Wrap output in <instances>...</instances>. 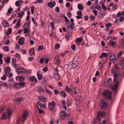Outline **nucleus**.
<instances>
[{"mask_svg":"<svg viewBox=\"0 0 124 124\" xmlns=\"http://www.w3.org/2000/svg\"><path fill=\"white\" fill-rule=\"evenodd\" d=\"M54 22H51L50 23V25L52 27V29L53 30L54 29Z\"/></svg>","mask_w":124,"mask_h":124,"instance_id":"58836bf2","label":"nucleus"},{"mask_svg":"<svg viewBox=\"0 0 124 124\" xmlns=\"http://www.w3.org/2000/svg\"><path fill=\"white\" fill-rule=\"evenodd\" d=\"M23 79V77L22 76H20L19 78V80L20 81H22Z\"/></svg>","mask_w":124,"mask_h":124,"instance_id":"774afa93","label":"nucleus"},{"mask_svg":"<svg viewBox=\"0 0 124 124\" xmlns=\"http://www.w3.org/2000/svg\"><path fill=\"white\" fill-rule=\"evenodd\" d=\"M28 113L26 112H25L23 113L21 118L22 122L25 121V119L28 116Z\"/></svg>","mask_w":124,"mask_h":124,"instance_id":"0eeeda50","label":"nucleus"},{"mask_svg":"<svg viewBox=\"0 0 124 124\" xmlns=\"http://www.w3.org/2000/svg\"><path fill=\"white\" fill-rule=\"evenodd\" d=\"M67 15L68 17L70 18L71 17V14L70 12V11H69L67 13Z\"/></svg>","mask_w":124,"mask_h":124,"instance_id":"e2e57ef3","label":"nucleus"},{"mask_svg":"<svg viewBox=\"0 0 124 124\" xmlns=\"http://www.w3.org/2000/svg\"><path fill=\"white\" fill-rule=\"evenodd\" d=\"M94 8L95 9H97L99 10H100L102 9L101 7L99 5L96 6V7H95V8Z\"/></svg>","mask_w":124,"mask_h":124,"instance_id":"4c0bfd02","label":"nucleus"},{"mask_svg":"<svg viewBox=\"0 0 124 124\" xmlns=\"http://www.w3.org/2000/svg\"><path fill=\"white\" fill-rule=\"evenodd\" d=\"M116 57V55L114 54L112 55L111 54L110 57V61H113L115 59V58Z\"/></svg>","mask_w":124,"mask_h":124,"instance_id":"412c9836","label":"nucleus"},{"mask_svg":"<svg viewBox=\"0 0 124 124\" xmlns=\"http://www.w3.org/2000/svg\"><path fill=\"white\" fill-rule=\"evenodd\" d=\"M77 13L78 15L80 16H82L83 15L81 11H78L77 12Z\"/></svg>","mask_w":124,"mask_h":124,"instance_id":"49530a36","label":"nucleus"},{"mask_svg":"<svg viewBox=\"0 0 124 124\" xmlns=\"http://www.w3.org/2000/svg\"><path fill=\"white\" fill-rule=\"evenodd\" d=\"M120 66H121L122 65V66H123L124 65V61L123 59L122 60H121L120 62Z\"/></svg>","mask_w":124,"mask_h":124,"instance_id":"0e129e2a","label":"nucleus"},{"mask_svg":"<svg viewBox=\"0 0 124 124\" xmlns=\"http://www.w3.org/2000/svg\"><path fill=\"white\" fill-rule=\"evenodd\" d=\"M4 24H5L6 25V26H4L3 25V26L4 27H7L9 26V23L8 22H5L4 23Z\"/></svg>","mask_w":124,"mask_h":124,"instance_id":"c03bdc74","label":"nucleus"},{"mask_svg":"<svg viewBox=\"0 0 124 124\" xmlns=\"http://www.w3.org/2000/svg\"><path fill=\"white\" fill-rule=\"evenodd\" d=\"M60 47V45L59 44H55V49H58Z\"/></svg>","mask_w":124,"mask_h":124,"instance_id":"473e14b6","label":"nucleus"},{"mask_svg":"<svg viewBox=\"0 0 124 124\" xmlns=\"http://www.w3.org/2000/svg\"><path fill=\"white\" fill-rule=\"evenodd\" d=\"M82 38L81 37H79L77 38L76 40L79 43L81 42L82 41Z\"/></svg>","mask_w":124,"mask_h":124,"instance_id":"e433bc0d","label":"nucleus"},{"mask_svg":"<svg viewBox=\"0 0 124 124\" xmlns=\"http://www.w3.org/2000/svg\"><path fill=\"white\" fill-rule=\"evenodd\" d=\"M80 97L78 95L77 93L75 94L74 99L76 101H78L80 99Z\"/></svg>","mask_w":124,"mask_h":124,"instance_id":"2eb2a0df","label":"nucleus"},{"mask_svg":"<svg viewBox=\"0 0 124 124\" xmlns=\"http://www.w3.org/2000/svg\"><path fill=\"white\" fill-rule=\"evenodd\" d=\"M116 43L112 40H111L109 42L108 44L110 45L112 47H115V46H116Z\"/></svg>","mask_w":124,"mask_h":124,"instance_id":"ddd939ff","label":"nucleus"},{"mask_svg":"<svg viewBox=\"0 0 124 124\" xmlns=\"http://www.w3.org/2000/svg\"><path fill=\"white\" fill-rule=\"evenodd\" d=\"M97 115L100 116H104L105 115V114L104 112L98 111L97 113Z\"/></svg>","mask_w":124,"mask_h":124,"instance_id":"4468645a","label":"nucleus"},{"mask_svg":"<svg viewBox=\"0 0 124 124\" xmlns=\"http://www.w3.org/2000/svg\"><path fill=\"white\" fill-rule=\"evenodd\" d=\"M24 71H19V73H26L27 72V70L26 69H24Z\"/></svg>","mask_w":124,"mask_h":124,"instance_id":"6e6d98bb","label":"nucleus"},{"mask_svg":"<svg viewBox=\"0 0 124 124\" xmlns=\"http://www.w3.org/2000/svg\"><path fill=\"white\" fill-rule=\"evenodd\" d=\"M24 12H22V13H20V14L18 16L20 18H22L23 16L24 15Z\"/></svg>","mask_w":124,"mask_h":124,"instance_id":"37998d69","label":"nucleus"},{"mask_svg":"<svg viewBox=\"0 0 124 124\" xmlns=\"http://www.w3.org/2000/svg\"><path fill=\"white\" fill-rule=\"evenodd\" d=\"M38 78L39 80H41L42 78V76L41 74H39L38 75Z\"/></svg>","mask_w":124,"mask_h":124,"instance_id":"f704fd0d","label":"nucleus"},{"mask_svg":"<svg viewBox=\"0 0 124 124\" xmlns=\"http://www.w3.org/2000/svg\"><path fill=\"white\" fill-rule=\"evenodd\" d=\"M70 38V35L69 34L67 33L65 34V38L67 41H68Z\"/></svg>","mask_w":124,"mask_h":124,"instance_id":"2f4dec72","label":"nucleus"},{"mask_svg":"<svg viewBox=\"0 0 124 124\" xmlns=\"http://www.w3.org/2000/svg\"><path fill=\"white\" fill-rule=\"evenodd\" d=\"M10 41L8 39L4 43L6 45H8L10 43Z\"/></svg>","mask_w":124,"mask_h":124,"instance_id":"052dcab7","label":"nucleus"},{"mask_svg":"<svg viewBox=\"0 0 124 124\" xmlns=\"http://www.w3.org/2000/svg\"><path fill=\"white\" fill-rule=\"evenodd\" d=\"M75 45L74 44L72 45L71 46V48L72 49L73 51H75L76 50Z\"/></svg>","mask_w":124,"mask_h":124,"instance_id":"a19ab883","label":"nucleus"},{"mask_svg":"<svg viewBox=\"0 0 124 124\" xmlns=\"http://www.w3.org/2000/svg\"><path fill=\"white\" fill-rule=\"evenodd\" d=\"M29 32V30L27 28H24V33H28Z\"/></svg>","mask_w":124,"mask_h":124,"instance_id":"79ce46f5","label":"nucleus"},{"mask_svg":"<svg viewBox=\"0 0 124 124\" xmlns=\"http://www.w3.org/2000/svg\"><path fill=\"white\" fill-rule=\"evenodd\" d=\"M43 49V46H39L38 49L39 51H40L42 49Z\"/></svg>","mask_w":124,"mask_h":124,"instance_id":"4d7b16f0","label":"nucleus"},{"mask_svg":"<svg viewBox=\"0 0 124 124\" xmlns=\"http://www.w3.org/2000/svg\"><path fill=\"white\" fill-rule=\"evenodd\" d=\"M101 7H102V9L104 10L105 11L106 10H107V8L106 7L104 4H102L101 5Z\"/></svg>","mask_w":124,"mask_h":124,"instance_id":"a18cd8bd","label":"nucleus"},{"mask_svg":"<svg viewBox=\"0 0 124 124\" xmlns=\"http://www.w3.org/2000/svg\"><path fill=\"white\" fill-rule=\"evenodd\" d=\"M25 42V38L24 37H21L19 39L18 42L21 45L24 44Z\"/></svg>","mask_w":124,"mask_h":124,"instance_id":"9b49d317","label":"nucleus"},{"mask_svg":"<svg viewBox=\"0 0 124 124\" xmlns=\"http://www.w3.org/2000/svg\"><path fill=\"white\" fill-rule=\"evenodd\" d=\"M13 9L11 7H10L8 9V13L7 14V15L9 16V15L13 11Z\"/></svg>","mask_w":124,"mask_h":124,"instance_id":"5701e85b","label":"nucleus"},{"mask_svg":"<svg viewBox=\"0 0 124 124\" xmlns=\"http://www.w3.org/2000/svg\"><path fill=\"white\" fill-rule=\"evenodd\" d=\"M105 25L106 27L108 28L111 26L112 24L110 23H108L106 24Z\"/></svg>","mask_w":124,"mask_h":124,"instance_id":"09e8293b","label":"nucleus"},{"mask_svg":"<svg viewBox=\"0 0 124 124\" xmlns=\"http://www.w3.org/2000/svg\"><path fill=\"white\" fill-rule=\"evenodd\" d=\"M45 72H46L48 70V68L47 67L43 68L42 69Z\"/></svg>","mask_w":124,"mask_h":124,"instance_id":"680f3d73","label":"nucleus"},{"mask_svg":"<svg viewBox=\"0 0 124 124\" xmlns=\"http://www.w3.org/2000/svg\"><path fill=\"white\" fill-rule=\"evenodd\" d=\"M12 29L11 28H10L8 30V31H6L5 33L7 35H9L10 33L12 32Z\"/></svg>","mask_w":124,"mask_h":124,"instance_id":"a878e982","label":"nucleus"},{"mask_svg":"<svg viewBox=\"0 0 124 124\" xmlns=\"http://www.w3.org/2000/svg\"><path fill=\"white\" fill-rule=\"evenodd\" d=\"M29 20L28 21H27L24 24L23 26H24L25 25L27 24V26H26V27H27L26 28H28L29 26Z\"/></svg>","mask_w":124,"mask_h":124,"instance_id":"c9c22d12","label":"nucleus"},{"mask_svg":"<svg viewBox=\"0 0 124 124\" xmlns=\"http://www.w3.org/2000/svg\"><path fill=\"white\" fill-rule=\"evenodd\" d=\"M42 99H41V101L43 102H45L47 100V99L46 98H45V97L44 96V97H43L42 98Z\"/></svg>","mask_w":124,"mask_h":124,"instance_id":"3c124183","label":"nucleus"},{"mask_svg":"<svg viewBox=\"0 0 124 124\" xmlns=\"http://www.w3.org/2000/svg\"><path fill=\"white\" fill-rule=\"evenodd\" d=\"M55 10L56 12H59L60 11L59 8L58 7H57L55 8Z\"/></svg>","mask_w":124,"mask_h":124,"instance_id":"69168bd1","label":"nucleus"},{"mask_svg":"<svg viewBox=\"0 0 124 124\" xmlns=\"http://www.w3.org/2000/svg\"><path fill=\"white\" fill-rule=\"evenodd\" d=\"M7 114L8 117V118H9L10 116L11 115V110H9V109H8L7 110Z\"/></svg>","mask_w":124,"mask_h":124,"instance_id":"4be33fe9","label":"nucleus"},{"mask_svg":"<svg viewBox=\"0 0 124 124\" xmlns=\"http://www.w3.org/2000/svg\"><path fill=\"white\" fill-rule=\"evenodd\" d=\"M101 110H105L108 107V104L105 102L102 101L101 104H100Z\"/></svg>","mask_w":124,"mask_h":124,"instance_id":"7ed1b4c3","label":"nucleus"},{"mask_svg":"<svg viewBox=\"0 0 124 124\" xmlns=\"http://www.w3.org/2000/svg\"><path fill=\"white\" fill-rule=\"evenodd\" d=\"M6 78V76L5 75H4L1 78V80H5Z\"/></svg>","mask_w":124,"mask_h":124,"instance_id":"864d4df0","label":"nucleus"},{"mask_svg":"<svg viewBox=\"0 0 124 124\" xmlns=\"http://www.w3.org/2000/svg\"><path fill=\"white\" fill-rule=\"evenodd\" d=\"M12 64H13L14 63H16V59L15 58H13L12 59Z\"/></svg>","mask_w":124,"mask_h":124,"instance_id":"5fc2aeb1","label":"nucleus"},{"mask_svg":"<svg viewBox=\"0 0 124 124\" xmlns=\"http://www.w3.org/2000/svg\"><path fill=\"white\" fill-rule=\"evenodd\" d=\"M124 19V18L123 16H121L119 19V21L120 22H122Z\"/></svg>","mask_w":124,"mask_h":124,"instance_id":"338daca9","label":"nucleus"},{"mask_svg":"<svg viewBox=\"0 0 124 124\" xmlns=\"http://www.w3.org/2000/svg\"><path fill=\"white\" fill-rule=\"evenodd\" d=\"M29 53H32L33 55L35 54V50L34 48H31L29 50Z\"/></svg>","mask_w":124,"mask_h":124,"instance_id":"c85d7f7f","label":"nucleus"},{"mask_svg":"<svg viewBox=\"0 0 124 124\" xmlns=\"http://www.w3.org/2000/svg\"><path fill=\"white\" fill-rule=\"evenodd\" d=\"M79 62L77 60H74L72 62V67L75 69L78 67L79 65Z\"/></svg>","mask_w":124,"mask_h":124,"instance_id":"423d86ee","label":"nucleus"},{"mask_svg":"<svg viewBox=\"0 0 124 124\" xmlns=\"http://www.w3.org/2000/svg\"><path fill=\"white\" fill-rule=\"evenodd\" d=\"M2 49L4 51L6 52H8L9 50V47L7 46H3V47Z\"/></svg>","mask_w":124,"mask_h":124,"instance_id":"bb28decb","label":"nucleus"},{"mask_svg":"<svg viewBox=\"0 0 124 124\" xmlns=\"http://www.w3.org/2000/svg\"><path fill=\"white\" fill-rule=\"evenodd\" d=\"M95 16L93 15H91L90 16V18L91 19V21H94L95 20Z\"/></svg>","mask_w":124,"mask_h":124,"instance_id":"72a5a7b5","label":"nucleus"},{"mask_svg":"<svg viewBox=\"0 0 124 124\" xmlns=\"http://www.w3.org/2000/svg\"><path fill=\"white\" fill-rule=\"evenodd\" d=\"M92 12L94 13L95 15L97 16V10H93L92 11Z\"/></svg>","mask_w":124,"mask_h":124,"instance_id":"de8ad7c7","label":"nucleus"},{"mask_svg":"<svg viewBox=\"0 0 124 124\" xmlns=\"http://www.w3.org/2000/svg\"><path fill=\"white\" fill-rule=\"evenodd\" d=\"M78 8L79 10H81L84 9V7L82 6V4L79 3L78 5Z\"/></svg>","mask_w":124,"mask_h":124,"instance_id":"6ab92c4d","label":"nucleus"},{"mask_svg":"<svg viewBox=\"0 0 124 124\" xmlns=\"http://www.w3.org/2000/svg\"><path fill=\"white\" fill-rule=\"evenodd\" d=\"M55 103L54 101H52L51 102H49L48 103V107L52 106L55 107Z\"/></svg>","mask_w":124,"mask_h":124,"instance_id":"aec40b11","label":"nucleus"},{"mask_svg":"<svg viewBox=\"0 0 124 124\" xmlns=\"http://www.w3.org/2000/svg\"><path fill=\"white\" fill-rule=\"evenodd\" d=\"M20 1H21V0H18L16 1L15 3V5L16 6H18L20 4Z\"/></svg>","mask_w":124,"mask_h":124,"instance_id":"ea45409f","label":"nucleus"},{"mask_svg":"<svg viewBox=\"0 0 124 124\" xmlns=\"http://www.w3.org/2000/svg\"><path fill=\"white\" fill-rule=\"evenodd\" d=\"M6 69H7V70L8 72V73H10L11 70V69L8 66L7 68H6Z\"/></svg>","mask_w":124,"mask_h":124,"instance_id":"13d9d810","label":"nucleus"},{"mask_svg":"<svg viewBox=\"0 0 124 124\" xmlns=\"http://www.w3.org/2000/svg\"><path fill=\"white\" fill-rule=\"evenodd\" d=\"M118 82H116V83L113 85H112L110 86V88L113 90L115 92L116 90L118 87Z\"/></svg>","mask_w":124,"mask_h":124,"instance_id":"1a4fd4ad","label":"nucleus"},{"mask_svg":"<svg viewBox=\"0 0 124 124\" xmlns=\"http://www.w3.org/2000/svg\"><path fill=\"white\" fill-rule=\"evenodd\" d=\"M112 79L110 78L108 79H106L103 84V85L105 87H108L111 85Z\"/></svg>","mask_w":124,"mask_h":124,"instance_id":"f03ea898","label":"nucleus"},{"mask_svg":"<svg viewBox=\"0 0 124 124\" xmlns=\"http://www.w3.org/2000/svg\"><path fill=\"white\" fill-rule=\"evenodd\" d=\"M97 115V117L96 119L99 122H101V119L100 118V117L101 116H98V115Z\"/></svg>","mask_w":124,"mask_h":124,"instance_id":"bf43d9fd","label":"nucleus"},{"mask_svg":"<svg viewBox=\"0 0 124 124\" xmlns=\"http://www.w3.org/2000/svg\"><path fill=\"white\" fill-rule=\"evenodd\" d=\"M22 101V98H19L17 99H15L13 101V102L14 104H18L20 103V102Z\"/></svg>","mask_w":124,"mask_h":124,"instance_id":"9d476101","label":"nucleus"},{"mask_svg":"<svg viewBox=\"0 0 124 124\" xmlns=\"http://www.w3.org/2000/svg\"><path fill=\"white\" fill-rule=\"evenodd\" d=\"M19 85L20 86L23 87L24 86L25 83L24 82L21 81L19 83H17L16 85Z\"/></svg>","mask_w":124,"mask_h":124,"instance_id":"a211bd4d","label":"nucleus"},{"mask_svg":"<svg viewBox=\"0 0 124 124\" xmlns=\"http://www.w3.org/2000/svg\"><path fill=\"white\" fill-rule=\"evenodd\" d=\"M55 1H54L53 2L50 1L48 3V5L50 8H53L55 5Z\"/></svg>","mask_w":124,"mask_h":124,"instance_id":"f8f14e48","label":"nucleus"},{"mask_svg":"<svg viewBox=\"0 0 124 124\" xmlns=\"http://www.w3.org/2000/svg\"><path fill=\"white\" fill-rule=\"evenodd\" d=\"M112 73L114 76V82H115L117 80V72L115 69H113L112 70Z\"/></svg>","mask_w":124,"mask_h":124,"instance_id":"6e6552de","label":"nucleus"},{"mask_svg":"<svg viewBox=\"0 0 124 124\" xmlns=\"http://www.w3.org/2000/svg\"><path fill=\"white\" fill-rule=\"evenodd\" d=\"M54 92L55 94L57 95L59 93V91L58 89H56L54 90Z\"/></svg>","mask_w":124,"mask_h":124,"instance_id":"8fccbe9b","label":"nucleus"},{"mask_svg":"<svg viewBox=\"0 0 124 124\" xmlns=\"http://www.w3.org/2000/svg\"><path fill=\"white\" fill-rule=\"evenodd\" d=\"M60 62L59 56L58 55H56L54 59V63L55 64L59 65L60 64Z\"/></svg>","mask_w":124,"mask_h":124,"instance_id":"20e7f679","label":"nucleus"},{"mask_svg":"<svg viewBox=\"0 0 124 124\" xmlns=\"http://www.w3.org/2000/svg\"><path fill=\"white\" fill-rule=\"evenodd\" d=\"M67 114L64 111H63L61 112L60 113V116H63L64 117H66Z\"/></svg>","mask_w":124,"mask_h":124,"instance_id":"393cba45","label":"nucleus"},{"mask_svg":"<svg viewBox=\"0 0 124 124\" xmlns=\"http://www.w3.org/2000/svg\"><path fill=\"white\" fill-rule=\"evenodd\" d=\"M55 71H56V73L54 72V75H55V79L57 80H59L60 78V77L59 74L58 72V69L57 68H56L55 70Z\"/></svg>","mask_w":124,"mask_h":124,"instance_id":"39448f33","label":"nucleus"},{"mask_svg":"<svg viewBox=\"0 0 124 124\" xmlns=\"http://www.w3.org/2000/svg\"><path fill=\"white\" fill-rule=\"evenodd\" d=\"M29 79L30 81H31L33 82L37 81V82L38 81L36 78L34 76H32L31 78H29Z\"/></svg>","mask_w":124,"mask_h":124,"instance_id":"f3484780","label":"nucleus"},{"mask_svg":"<svg viewBox=\"0 0 124 124\" xmlns=\"http://www.w3.org/2000/svg\"><path fill=\"white\" fill-rule=\"evenodd\" d=\"M34 8V6H32L31 8V13L32 14H33V13Z\"/></svg>","mask_w":124,"mask_h":124,"instance_id":"603ef678","label":"nucleus"},{"mask_svg":"<svg viewBox=\"0 0 124 124\" xmlns=\"http://www.w3.org/2000/svg\"><path fill=\"white\" fill-rule=\"evenodd\" d=\"M59 93L60 95L62 97H64L66 96V93L63 91H61V92Z\"/></svg>","mask_w":124,"mask_h":124,"instance_id":"b1692460","label":"nucleus"},{"mask_svg":"<svg viewBox=\"0 0 124 124\" xmlns=\"http://www.w3.org/2000/svg\"><path fill=\"white\" fill-rule=\"evenodd\" d=\"M64 89L65 91L67 93L69 92L70 91L71 92L70 89L69 87H65Z\"/></svg>","mask_w":124,"mask_h":124,"instance_id":"7c9ffc66","label":"nucleus"},{"mask_svg":"<svg viewBox=\"0 0 124 124\" xmlns=\"http://www.w3.org/2000/svg\"><path fill=\"white\" fill-rule=\"evenodd\" d=\"M44 91V89L41 87H39L38 89V91L39 93H40L41 92H43Z\"/></svg>","mask_w":124,"mask_h":124,"instance_id":"c756f323","label":"nucleus"},{"mask_svg":"<svg viewBox=\"0 0 124 124\" xmlns=\"http://www.w3.org/2000/svg\"><path fill=\"white\" fill-rule=\"evenodd\" d=\"M71 88L70 89L71 91H72L73 93L75 94L77 93V92L76 90V87L73 85H72L71 86Z\"/></svg>","mask_w":124,"mask_h":124,"instance_id":"dca6fc26","label":"nucleus"},{"mask_svg":"<svg viewBox=\"0 0 124 124\" xmlns=\"http://www.w3.org/2000/svg\"><path fill=\"white\" fill-rule=\"evenodd\" d=\"M10 59L9 57L8 56L7 58L5 59V61L6 63L8 64L10 62Z\"/></svg>","mask_w":124,"mask_h":124,"instance_id":"cd10ccee","label":"nucleus"},{"mask_svg":"<svg viewBox=\"0 0 124 124\" xmlns=\"http://www.w3.org/2000/svg\"><path fill=\"white\" fill-rule=\"evenodd\" d=\"M112 94V93L108 90L104 91L102 92L103 95L107 98L109 101L111 100L112 99L111 97Z\"/></svg>","mask_w":124,"mask_h":124,"instance_id":"f257e3e1","label":"nucleus"}]
</instances>
